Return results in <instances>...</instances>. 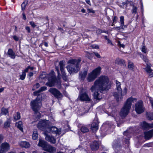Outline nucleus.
<instances>
[{
    "mask_svg": "<svg viewBox=\"0 0 153 153\" xmlns=\"http://www.w3.org/2000/svg\"><path fill=\"white\" fill-rule=\"evenodd\" d=\"M111 87V83L109 78L107 76H101L94 82V85L91 88L92 92H94V94L93 100L95 103L97 102L102 98L99 96L98 91L103 93L104 91L107 92Z\"/></svg>",
    "mask_w": 153,
    "mask_h": 153,
    "instance_id": "nucleus-1",
    "label": "nucleus"
},
{
    "mask_svg": "<svg viewBox=\"0 0 153 153\" xmlns=\"http://www.w3.org/2000/svg\"><path fill=\"white\" fill-rule=\"evenodd\" d=\"M81 61V60L80 59H71L68 61L67 63L69 65L66 67V68L70 74L76 73L79 71Z\"/></svg>",
    "mask_w": 153,
    "mask_h": 153,
    "instance_id": "nucleus-2",
    "label": "nucleus"
},
{
    "mask_svg": "<svg viewBox=\"0 0 153 153\" xmlns=\"http://www.w3.org/2000/svg\"><path fill=\"white\" fill-rule=\"evenodd\" d=\"M45 72H43L39 76V78L42 79H44L45 78H48V82L46 83V85L51 87L54 86L56 78L55 76L51 74H50L47 76L46 75Z\"/></svg>",
    "mask_w": 153,
    "mask_h": 153,
    "instance_id": "nucleus-3",
    "label": "nucleus"
},
{
    "mask_svg": "<svg viewBox=\"0 0 153 153\" xmlns=\"http://www.w3.org/2000/svg\"><path fill=\"white\" fill-rule=\"evenodd\" d=\"M101 68L98 67L88 74L86 78L88 82L94 81L100 74Z\"/></svg>",
    "mask_w": 153,
    "mask_h": 153,
    "instance_id": "nucleus-4",
    "label": "nucleus"
},
{
    "mask_svg": "<svg viewBox=\"0 0 153 153\" xmlns=\"http://www.w3.org/2000/svg\"><path fill=\"white\" fill-rule=\"evenodd\" d=\"M78 99L81 101L85 102L86 103H91L92 101L91 97L86 92H80Z\"/></svg>",
    "mask_w": 153,
    "mask_h": 153,
    "instance_id": "nucleus-5",
    "label": "nucleus"
},
{
    "mask_svg": "<svg viewBox=\"0 0 153 153\" xmlns=\"http://www.w3.org/2000/svg\"><path fill=\"white\" fill-rule=\"evenodd\" d=\"M116 84L117 93V92H114L113 95L116 98L117 101H118L120 99H121L122 98V91L120 86V82L116 81Z\"/></svg>",
    "mask_w": 153,
    "mask_h": 153,
    "instance_id": "nucleus-6",
    "label": "nucleus"
},
{
    "mask_svg": "<svg viewBox=\"0 0 153 153\" xmlns=\"http://www.w3.org/2000/svg\"><path fill=\"white\" fill-rule=\"evenodd\" d=\"M41 92L40 90L36 91L33 92L34 95L35 96H38L34 100L31 101L30 102V105H39L41 104V100L39 98L38 96L39 93Z\"/></svg>",
    "mask_w": 153,
    "mask_h": 153,
    "instance_id": "nucleus-7",
    "label": "nucleus"
},
{
    "mask_svg": "<svg viewBox=\"0 0 153 153\" xmlns=\"http://www.w3.org/2000/svg\"><path fill=\"white\" fill-rule=\"evenodd\" d=\"M48 91L58 99H61L63 96L60 91L55 88H51Z\"/></svg>",
    "mask_w": 153,
    "mask_h": 153,
    "instance_id": "nucleus-8",
    "label": "nucleus"
},
{
    "mask_svg": "<svg viewBox=\"0 0 153 153\" xmlns=\"http://www.w3.org/2000/svg\"><path fill=\"white\" fill-rule=\"evenodd\" d=\"M131 106H124L121 108L120 115L122 118H124L128 114Z\"/></svg>",
    "mask_w": 153,
    "mask_h": 153,
    "instance_id": "nucleus-9",
    "label": "nucleus"
},
{
    "mask_svg": "<svg viewBox=\"0 0 153 153\" xmlns=\"http://www.w3.org/2000/svg\"><path fill=\"white\" fill-rule=\"evenodd\" d=\"M113 148L117 151H119L121 149L122 146L120 143V141L119 139L114 140L113 142Z\"/></svg>",
    "mask_w": 153,
    "mask_h": 153,
    "instance_id": "nucleus-10",
    "label": "nucleus"
},
{
    "mask_svg": "<svg viewBox=\"0 0 153 153\" xmlns=\"http://www.w3.org/2000/svg\"><path fill=\"white\" fill-rule=\"evenodd\" d=\"M10 146L9 144L6 142H4L2 143L0 147V150L6 152L10 149Z\"/></svg>",
    "mask_w": 153,
    "mask_h": 153,
    "instance_id": "nucleus-11",
    "label": "nucleus"
},
{
    "mask_svg": "<svg viewBox=\"0 0 153 153\" xmlns=\"http://www.w3.org/2000/svg\"><path fill=\"white\" fill-rule=\"evenodd\" d=\"M31 108L35 113V116L37 119L40 117V114L38 111L40 108V106H31Z\"/></svg>",
    "mask_w": 153,
    "mask_h": 153,
    "instance_id": "nucleus-12",
    "label": "nucleus"
},
{
    "mask_svg": "<svg viewBox=\"0 0 153 153\" xmlns=\"http://www.w3.org/2000/svg\"><path fill=\"white\" fill-rule=\"evenodd\" d=\"M47 126V123L45 120L39 121L37 127L39 129L43 130Z\"/></svg>",
    "mask_w": 153,
    "mask_h": 153,
    "instance_id": "nucleus-13",
    "label": "nucleus"
},
{
    "mask_svg": "<svg viewBox=\"0 0 153 153\" xmlns=\"http://www.w3.org/2000/svg\"><path fill=\"white\" fill-rule=\"evenodd\" d=\"M100 143L99 141H94L90 145V147L93 151L97 150L99 148Z\"/></svg>",
    "mask_w": 153,
    "mask_h": 153,
    "instance_id": "nucleus-14",
    "label": "nucleus"
},
{
    "mask_svg": "<svg viewBox=\"0 0 153 153\" xmlns=\"http://www.w3.org/2000/svg\"><path fill=\"white\" fill-rule=\"evenodd\" d=\"M98 122L97 120H94L91 125V129L93 132H95L98 128Z\"/></svg>",
    "mask_w": 153,
    "mask_h": 153,
    "instance_id": "nucleus-15",
    "label": "nucleus"
},
{
    "mask_svg": "<svg viewBox=\"0 0 153 153\" xmlns=\"http://www.w3.org/2000/svg\"><path fill=\"white\" fill-rule=\"evenodd\" d=\"M146 66L145 68V70L146 72L149 74H150L149 75L150 77L153 76V70L151 68V65L149 62L146 63Z\"/></svg>",
    "mask_w": 153,
    "mask_h": 153,
    "instance_id": "nucleus-16",
    "label": "nucleus"
},
{
    "mask_svg": "<svg viewBox=\"0 0 153 153\" xmlns=\"http://www.w3.org/2000/svg\"><path fill=\"white\" fill-rule=\"evenodd\" d=\"M46 136L45 140L52 143L54 144L56 143V140L54 137L48 135V134H45Z\"/></svg>",
    "mask_w": 153,
    "mask_h": 153,
    "instance_id": "nucleus-17",
    "label": "nucleus"
},
{
    "mask_svg": "<svg viewBox=\"0 0 153 153\" xmlns=\"http://www.w3.org/2000/svg\"><path fill=\"white\" fill-rule=\"evenodd\" d=\"M48 144V143L45 141L39 140L38 145L42 147L43 150H45Z\"/></svg>",
    "mask_w": 153,
    "mask_h": 153,
    "instance_id": "nucleus-18",
    "label": "nucleus"
},
{
    "mask_svg": "<svg viewBox=\"0 0 153 153\" xmlns=\"http://www.w3.org/2000/svg\"><path fill=\"white\" fill-rule=\"evenodd\" d=\"M137 99L135 98H133L131 97L128 98L126 100L125 105H131L133 104L135 102L137 101Z\"/></svg>",
    "mask_w": 153,
    "mask_h": 153,
    "instance_id": "nucleus-19",
    "label": "nucleus"
},
{
    "mask_svg": "<svg viewBox=\"0 0 153 153\" xmlns=\"http://www.w3.org/2000/svg\"><path fill=\"white\" fill-rule=\"evenodd\" d=\"M49 131L53 134H61V131L60 130L58 129L56 127L53 126L49 129Z\"/></svg>",
    "mask_w": 153,
    "mask_h": 153,
    "instance_id": "nucleus-20",
    "label": "nucleus"
},
{
    "mask_svg": "<svg viewBox=\"0 0 153 153\" xmlns=\"http://www.w3.org/2000/svg\"><path fill=\"white\" fill-rule=\"evenodd\" d=\"M87 74V71H81L79 73V79L80 81H84Z\"/></svg>",
    "mask_w": 153,
    "mask_h": 153,
    "instance_id": "nucleus-21",
    "label": "nucleus"
},
{
    "mask_svg": "<svg viewBox=\"0 0 153 153\" xmlns=\"http://www.w3.org/2000/svg\"><path fill=\"white\" fill-rule=\"evenodd\" d=\"M91 107H90L89 106H81V111L82 113L80 114L81 115H83L86 113H87L89 111V109Z\"/></svg>",
    "mask_w": 153,
    "mask_h": 153,
    "instance_id": "nucleus-22",
    "label": "nucleus"
},
{
    "mask_svg": "<svg viewBox=\"0 0 153 153\" xmlns=\"http://www.w3.org/2000/svg\"><path fill=\"white\" fill-rule=\"evenodd\" d=\"M145 108L143 106H135V110L138 114H140L144 112Z\"/></svg>",
    "mask_w": 153,
    "mask_h": 153,
    "instance_id": "nucleus-23",
    "label": "nucleus"
},
{
    "mask_svg": "<svg viewBox=\"0 0 153 153\" xmlns=\"http://www.w3.org/2000/svg\"><path fill=\"white\" fill-rule=\"evenodd\" d=\"M145 137L146 140H148L153 136V129L146 132L144 133Z\"/></svg>",
    "mask_w": 153,
    "mask_h": 153,
    "instance_id": "nucleus-24",
    "label": "nucleus"
},
{
    "mask_svg": "<svg viewBox=\"0 0 153 153\" xmlns=\"http://www.w3.org/2000/svg\"><path fill=\"white\" fill-rule=\"evenodd\" d=\"M56 148L51 145L48 144L45 151L51 153H54L56 151Z\"/></svg>",
    "mask_w": 153,
    "mask_h": 153,
    "instance_id": "nucleus-25",
    "label": "nucleus"
},
{
    "mask_svg": "<svg viewBox=\"0 0 153 153\" xmlns=\"http://www.w3.org/2000/svg\"><path fill=\"white\" fill-rule=\"evenodd\" d=\"M7 53L9 55L11 59H14L15 58V53L12 49H9L8 50Z\"/></svg>",
    "mask_w": 153,
    "mask_h": 153,
    "instance_id": "nucleus-26",
    "label": "nucleus"
},
{
    "mask_svg": "<svg viewBox=\"0 0 153 153\" xmlns=\"http://www.w3.org/2000/svg\"><path fill=\"white\" fill-rule=\"evenodd\" d=\"M116 64L119 65H125V61L121 59L117 58L115 61Z\"/></svg>",
    "mask_w": 153,
    "mask_h": 153,
    "instance_id": "nucleus-27",
    "label": "nucleus"
},
{
    "mask_svg": "<svg viewBox=\"0 0 153 153\" xmlns=\"http://www.w3.org/2000/svg\"><path fill=\"white\" fill-rule=\"evenodd\" d=\"M11 121V118H9L7 119V120L5 122L4 124V127L7 128L9 127L10 126V124Z\"/></svg>",
    "mask_w": 153,
    "mask_h": 153,
    "instance_id": "nucleus-28",
    "label": "nucleus"
},
{
    "mask_svg": "<svg viewBox=\"0 0 153 153\" xmlns=\"http://www.w3.org/2000/svg\"><path fill=\"white\" fill-rule=\"evenodd\" d=\"M59 65L61 71H65V61L64 60L60 61Z\"/></svg>",
    "mask_w": 153,
    "mask_h": 153,
    "instance_id": "nucleus-29",
    "label": "nucleus"
},
{
    "mask_svg": "<svg viewBox=\"0 0 153 153\" xmlns=\"http://www.w3.org/2000/svg\"><path fill=\"white\" fill-rule=\"evenodd\" d=\"M38 134L37 129H34L33 131V133L32 135V137L33 140H36L37 139L38 137Z\"/></svg>",
    "mask_w": 153,
    "mask_h": 153,
    "instance_id": "nucleus-30",
    "label": "nucleus"
},
{
    "mask_svg": "<svg viewBox=\"0 0 153 153\" xmlns=\"http://www.w3.org/2000/svg\"><path fill=\"white\" fill-rule=\"evenodd\" d=\"M20 145L22 147L28 148L29 147L30 145L28 142L22 141Z\"/></svg>",
    "mask_w": 153,
    "mask_h": 153,
    "instance_id": "nucleus-31",
    "label": "nucleus"
},
{
    "mask_svg": "<svg viewBox=\"0 0 153 153\" xmlns=\"http://www.w3.org/2000/svg\"><path fill=\"white\" fill-rule=\"evenodd\" d=\"M141 125L142 127L144 129H149V123H148L145 121L141 123Z\"/></svg>",
    "mask_w": 153,
    "mask_h": 153,
    "instance_id": "nucleus-32",
    "label": "nucleus"
},
{
    "mask_svg": "<svg viewBox=\"0 0 153 153\" xmlns=\"http://www.w3.org/2000/svg\"><path fill=\"white\" fill-rule=\"evenodd\" d=\"M22 122L21 121H19L18 123H16V126L21 131H23V128L22 127Z\"/></svg>",
    "mask_w": 153,
    "mask_h": 153,
    "instance_id": "nucleus-33",
    "label": "nucleus"
},
{
    "mask_svg": "<svg viewBox=\"0 0 153 153\" xmlns=\"http://www.w3.org/2000/svg\"><path fill=\"white\" fill-rule=\"evenodd\" d=\"M62 78L64 80L66 81L68 80V76L66 75L65 71H61Z\"/></svg>",
    "mask_w": 153,
    "mask_h": 153,
    "instance_id": "nucleus-34",
    "label": "nucleus"
},
{
    "mask_svg": "<svg viewBox=\"0 0 153 153\" xmlns=\"http://www.w3.org/2000/svg\"><path fill=\"white\" fill-rule=\"evenodd\" d=\"M128 68L129 70H133L134 69V66L133 63L131 62L130 61L128 60Z\"/></svg>",
    "mask_w": 153,
    "mask_h": 153,
    "instance_id": "nucleus-35",
    "label": "nucleus"
},
{
    "mask_svg": "<svg viewBox=\"0 0 153 153\" xmlns=\"http://www.w3.org/2000/svg\"><path fill=\"white\" fill-rule=\"evenodd\" d=\"M146 117L148 119L150 120H153V114L150 112L146 113Z\"/></svg>",
    "mask_w": 153,
    "mask_h": 153,
    "instance_id": "nucleus-36",
    "label": "nucleus"
},
{
    "mask_svg": "<svg viewBox=\"0 0 153 153\" xmlns=\"http://www.w3.org/2000/svg\"><path fill=\"white\" fill-rule=\"evenodd\" d=\"M20 113L18 112L16 114H14L13 116V119L15 121L19 119L20 118Z\"/></svg>",
    "mask_w": 153,
    "mask_h": 153,
    "instance_id": "nucleus-37",
    "label": "nucleus"
},
{
    "mask_svg": "<svg viewBox=\"0 0 153 153\" xmlns=\"http://www.w3.org/2000/svg\"><path fill=\"white\" fill-rule=\"evenodd\" d=\"M1 114L6 115L8 113V109L5 108L3 107L1 109Z\"/></svg>",
    "mask_w": 153,
    "mask_h": 153,
    "instance_id": "nucleus-38",
    "label": "nucleus"
},
{
    "mask_svg": "<svg viewBox=\"0 0 153 153\" xmlns=\"http://www.w3.org/2000/svg\"><path fill=\"white\" fill-rule=\"evenodd\" d=\"M81 131L83 133L87 132L89 131L88 128L85 126H82L80 129Z\"/></svg>",
    "mask_w": 153,
    "mask_h": 153,
    "instance_id": "nucleus-39",
    "label": "nucleus"
},
{
    "mask_svg": "<svg viewBox=\"0 0 153 153\" xmlns=\"http://www.w3.org/2000/svg\"><path fill=\"white\" fill-rule=\"evenodd\" d=\"M28 3V1L25 0L21 5L22 9V10H24L25 9L26 6Z\"/></svg>",
    "mask_w": 153,
    "mask_h": 153,
    "instance_id": "nucleus-40",
    "label": "nucleus"
},
{
    "mask_svg": "<svg viewBox=\"0 0 153 153\" xmlns=\"http://www.w3.org/2000/svg\"><path fill=\"white\" fill-rule=\"evenodd\" d=\"M120 22L121 23V25L122 26V28H123L124 27H125V26L124 25V17L123 16H122L120 17Z\"/></svg>",
    "mask_w": 153,
    "mask_h": 153,
    "instance_id": "nucleus-41",
    "label": "nucleus"
},
{
    "mask_svg": "<svg viewBox=\"0 0 153 153\" xmlns=\"http://www.w3.org/2000/svg\"><path fill=\"white\" fill-rule=\"evenodd\" d=\"M140 57L142 58L144 61L146 63L149 62L147 58V56H145L142 54H140Z\"/></svg>",
    "mask_w": 153,
    "mask_h": 153,
    "instance_id": "nucleus-42",
    "label": "nucleus"
},
{
    "mask_svg": "<svg viewBox=\"0 0 153 153\" xmlns=\"http://www.w3.org/2000/svg\"><path fill=\"white\" fill-rule=\"evenodd\" d=\"M26 76V73L22 72V74L20 76L19 79L22 80H24Z\"/></svg>",
    "mask_w": 153,
    "mask_h": 153,
    "instance_id": "nucleus-43",
    "label": "nucleus"
},
{
    "mask_svg": "<svg viewBox=\"0 0 153 153\" xmlns=\"http://www.w3.org/2000/svg\"><path fill=\"white\" fill-rule=\"evenodd\" d=\"M123 134L126 136L128 138H129L130 137V133L128 131H126L123 132Z\"/></svg>",
    "mask_w": 153,
    "mask_h": 153,
    "instance_id": "nucleus-44",
    "label": "nucleus"
},
{
    "mask_svg": "<svg viewBox=\"0 0 153 153\" xmlns=\"http://www.w3.org/2000/svg\"><path fill=\"white\" fill-rule=\"evenodd\" d=\"M40 87V85L38 83H37L35 85H34L33 86V87L35 89H37Z\"/></svg>",
    "mask_w": 153,
    "mask_h": 153,
    "instance_id": "nucleus-45",
    "label": "nucleus"
},
{
    "mask_svg": "<svg viewBox=\"0 0 153 153\" xmlns=\"http://www.w3.org/2000/svg\"><path fill=\"white\" fill-rule=\"evenodd\" d=\"M30 23L31 26L33 28H35L37 26V25H36L34 22L33 21L30 22Z\"/></svg>",
    "mask_w": 153,
    "mask_h": 153,
    "instance_id": "nucleus-46",
    "label": "nucleus"
},
{
    "mask_svg": "<svg viewBox=\"0 0 153 153\" xmlns=\"http://www.w3.org/2000/svg\"><path fill=\"white\" fill-rule=\"evenodd\" d=\"M47 89V87L45 86H43L41 87L39 89V90L41 92H42L43 91H45Z\"/></svg>",
    "mask_w": 153,
    "mask_h": 153,
    "instance_id": "nucleus-47",
    "label": "nucleus"
},
{
    "mask_svg": "<svg viewBox=\"0 0 153 153\" xmlns=\"http://www.w3.org/2000/svg\"><path fill=\"white\" fill-rule=\"evenodd\" d=\"M143 102L142 100H140L136 103L135 105H142Z\"/></svg>",
    "mask_w": 153,
    "mask_h": 153,
    "instance_id": "nucleus-48",
    "label": "nucleus"
},
{
    "mask_svg": "<svg viewBox=\"0 0 153 153\" xmlns=\"http://www.w3.org/2000/svg\"><path fill=\"white\" fill-rule=\"evenodd\" d=\"M147 49L146 48V47L145 46H143L142 48V51L145 53H146Z\"/></svg>",
    "mask_w": 153,
    "mask_h": 153,
    "instance_id": "nucleus-49",
    "label": "nucleus"
},
{
    "mask_svg": "<svg viewBox=\"0 0 153 153\" xmlns=\"http://www.w3.org/2000/svg\"><path fill=\"white\" fill-rule=\"evenodd\" d=\"M118 20V18L116 16H114L113 19V23H116V22Z\"/></svg>",
    "mask_w": 153,
    "mask_h": 153,
    "instance_id": "nucleus-50",
    "label": "nucleus"
},
{
    "mask_svg": "<svg viewBox=\"0 0 153 153\" xmlns=\"http://www.w3.org/2000/svg\"><path fill=\"white\" fill-rule=\"evenodd\" d=\"M95 56L98 58H101L100 56L97 53L93 52Z\"/></svg>",
    "mask_w": 153,
    "mask_h": 153,
    "instance_id": "nucleus-51",
    "label": "nucleus"
},
{
    "mask_svg": "<svg viewBox=\"0 0 153 153\" xmlns=\"http://www.w3.org/2000/svg\"><path fill=\"white\" fill-rule=\"evenodd\" d=\"M88 11L89 13H95V11L94 10H93L92 9H88Z\"/></svg>",
    "mask_w": 153,
    "mask_h": 153,
    "instance_id": "nucleus-52",
    "label": "nucleus"
},
{
    "mask_svg": "<svg viewBox=\"0 0 153 153\" xmlns=\"http://www.w3.org/2000/svg\"><path fill=\"white\" fill-rule=\"evenodd\" d=\"M29 70L30 69H29L28 66L27 68H25L24 71H23L22 72L25 73H26V72H28Z\"/></svg>",
    "mask_w": 153,
    "mask_h": 153,
    "instance_id": "nucleus-53",
    "label": "nucleus"
},
{
    "mask_svg": "<svg viewBox=\"0 0 153 153\" xmlns=\"http://www.w3.org/2000/svg\"><path fill=\"white\" fill-rule=\"evenodd\" d=\"M25 29L27 31L28 33H30V28L29 27L26 26L25 27Z\"/></svg>",
    "mask_w": 153,
    "mask_h": 153,
    "instance_id": "nucleus-54",
    "label": "nucleus"
},
{
    "mask_svg": "<svg viewBox=\"0 0 153 153\" xmlns=\"http://www.w3.org/2000/svg\"><path fill=\"white\" fill-rule=\"evenodd\" d=\"M137 8L136 7H134L132 10L133 13H136L137 12Z\"/></svg>",
    "mask_w": 153,
    "mask_h": 153,
    "instance_id": "nucleus-55",
    "label": "nucleus"
},
{
    "mask_svg": "<svg viewBox=\"0 0 153 153\" xmlns=\"http://www.w3.org/2000/svg\"><path fill=\"white\" fill-rule=\"evenodd\" d=\"M13 37V39L16 41H18L19 39L18 37L16 36H14Z\"/></svg>",
    "mask_w": 153,
    "mask_h": 153,
    "instance_id": "nucleus-56",
    "label": "nucleus"
},
{
    "mask_svg": "<svg viewBox=\"0 0 153 153\" xmlns=\"http://www.w3.org/2000/svg\"><path fill=\"white\" fill-rule=\"evenodd\" d=\"M33 73L32 72H31L28 73L27 75L28 76L30 77V78L33 75Z\"/></svg>",
    "mask_w": 153,
    "mask_h": 153,
    "instance_id": "nucleus-57",
    "label": "nucleus"
},
{
    "mask_svg": "<svg viewBox=\"0 0 153 153\" xmlns=\"http://www.w3.org/2000/svg\"><path fill=\"white\" fill-rule=\"evenodd\" d=\"M55 69L56 70L58 73V75L60 74L59 73V67L58 66H56Z\"/></svg>",
    "mask_w": 153,
    "mask_h": 153,
    "instance_id": "nucleus-58",
    "label": "nucleus"
},
{
    "mask_svg": "<svg viewBox=\"0 0 153 153\" xmlns=\"http://www.w3.org/2000/svg\"><path fill=\"white\" fill-rule=\"evenodd\" d=\"M122 26L121 25L120 27H117L114 28V29L116 30H120V28H122Z\"/></svg>",
    "mask_w": 153,
    "mask_h": 153,
    "instance_id": "nucleus-59",
    "label": "nucleus"
},
{
    "mask_svg": "<svg viewBox=\"0 0 153 153\" xmlns=\"http://www.w3.org/2000/svg\"><path fill=\"white\" fill-rule=\"evenodd\" d=\"M22 16L23 19L24 20H26V17L24 13H22Z\"/></svg>",
    "mask_w": 153,
    "mask_h": 153,
    "instance_id": "nucleus-60",
    "label": "nucleus"
},
{
    "mask_svg": "<svg viewBox=\"0 0 153 153\" xmlns=\"http://www.w3.org/2000/svg\"><path fill=\"white\" fill-rule=\"evenodd\" d=\"M149 129L153 128V123L151 124H149Z\"/></svg>",
    "mask_w": 153,
    "mask_h": 153,
    "instance_id": "nucleus-61",
    "label": "nucleus"
},
{
    "mask_svg": "<svg viewBox=\"0 0 153 153\" xmlns=\"http://www.w3.org/2000/svg\"><path fill=\"white\" fill-rule=\"evenodd\" d=\"M108 41V44H110L111 45H113V44L112 43L111 41V40L108 39L107 40Z\"/></svg>",
    "mask_w": 153,
    "mask_h": 153,
    "instance_id": "nucleus-62",
    "label": "nucleus"
},
{
    "mask_svg": "<svg viewBox=\"0 0 153 153\" xmlns=\"http://www.w3.org/2000/svg\"><path fill=\"white\" fill-rule=\"evenodd\" d=\"M129 138H127L126 139V140L125 141V143L126 144H129Z\"/></svg>",
    "mask_w": 153,
    "mask_h": 153,
    "instance_id": "nucleus-63",
    "label": "nucleus"
},
{
    "mask_svg": "<svg viewBox=\"0 0 153 153\" xmlns=\"http://www.w3.org/2000/svg\"><path fill=\"white\" fill-rule=\"evenodd\" d=\"M29 69L31 70H33L34 69V68L33 67H31L30 66H28Z\"/></svg>",
    "mask_w": 153,
    "mask_h": 153,
    "instance_id": "nucleus-64",
    "label": "nucleus"
}]
</instances>
